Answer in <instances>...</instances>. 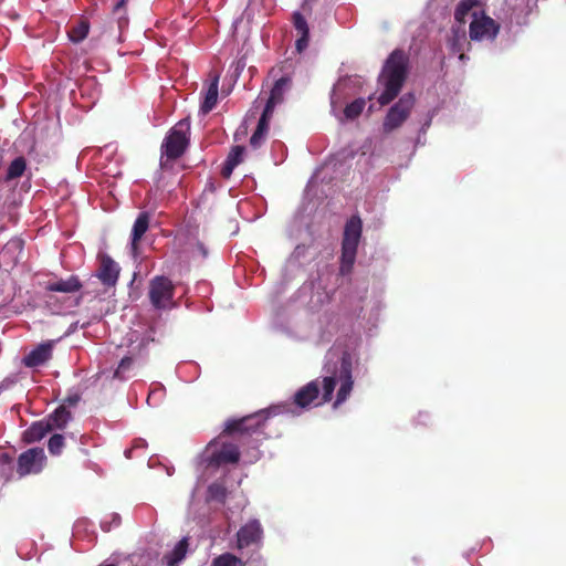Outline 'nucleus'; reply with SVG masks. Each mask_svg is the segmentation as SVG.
I'll use <instances>...</instances> for the list:
<instances>
[{
	"instance_id": "nucleus-21",
	"label": "nucleus",
	"mask_w": 566,
	"mask_h": 566,
	"mask_svg": "<svg viewBox=\"0 0 566 566\" xmlns=\"http://www.w3.org/2000/svg\"><path fill=\"white\" fill-rule=\"evenodd\" d=\"M72 415L64 406L56 408L45 420L51 430L63 429L71 420Z\"/></svg>"
},
{
	"instance_id": "nucleus-24",
	"label": "nucleus",
	"mask_w": 566,
	"mask_h": 566,
	"mask_svg": "<svg viewBox=\"0 0 566 566\" xmlns=\"http://www.w3.org/2000/svg\"><path fill=\"white\" fill-rule=\"evenodd\" d=\"M189 542L187 537L181 538L174 549L165 556L167 566H178L179 563L186 557Z\"/></svg>"
},
{
	"instance_id": "nucleus-17",
	"label": "nucleus",
	"mask_w": 566,
	"mask_h": 566,
	"mask_svg": "<svg viewBox=\"0 0 566 566\" xmlns=\"http://www.w3.org/2000/svg\"><path fill=\"white\" fill-rule=\"evenodd\" d=\"M245 153V147L241 145H237L231 147L227 159L221 168V176L224 179H229L237 166H239L241 163H243Z\"/></svg>"
},
{
	"instance_id": "nucleus-35",
	"label": "nucleus",
	"mask_w": 566,
	"mask_h": 566,
	"mask_svg": "<svg viewBox=\"0 0 566 566\" xmlns=\"http://www.w3.org/2000/svg\"><path fill=\"white\" fill-rule=\"evenodd\" d=\"M265 136H266V133L259 132L258 129H255L254 133L252 134L251 138H250V145L253 148L260 147L261 144L263 143Z\"/></svg>"
},
{
	"instance_id": "nucleus-14",
	"label": "nucleus",
	"mask_w": 566,
	"mask_h": 566,
	"mask_svg": "<svg viewBox=\"0 0 566 566\" xmlns=\"http://www.w3.org/2000/svg\"><path fill=\"white\" fill-rule=\"evenodd\" d=\"M83 284L77 275H70L65 279H57L46 283L45 291L54 293L72 294L82 289Z\"/></svg>"
},
{
	"instance_id": "nucleus-29",
	"label": "nucleus",
	"mask_w": 566,
	"mask_h": 566,
	"mask_svg": "<svg viewBox=\"0 0 566 566\" xmlns=\"http://www.w3.org/2000/svg\"><path fill=\"white\" fill-rule=\"evenodd\" d=\"M125 4L126 0H117L113 8V14L117 18L119 29H123L128 23V19L125 15Z\"/></svg>"
},
{
	"instance_id": "nucleus-28",
	"label": "nucleus",
	"mask_w": 566,
	"mask_h": 566,
	"mask_svg": "<svg viewBox=\"0 0 566 566\" xmlns=\"http://www.w3.org/2000/svg\"><path fill=\"white\" fill-rule=\"evenodd\" d=\"M134 360L130 356L124 357L119 364L116 370L114 371V378L119 380H125L128 378V373L130 371L133 367Z\"/></svg>"
},
{
	"instance_id": "nucleus-42",
	"label": "nucleus",
	"mask_w": 566,
	"mask_h": 566,
	"mask_svg": "<svg viewBox=\"0 0 566 566\" xmlns=\"http://www.w3.org/2000/svg\"><path fill=\"white\" fill-rule=\"evenodd\" d=\"M1 459L4 460L6 462H10L11 461V459L9 458L8 454H2Z\"/></svg>"
},
{
	"instance_id": "nucleus-39",
	"label": "nucleus",
	"mask_w": 566,
	"mask_h": 566,
	"mask_svg": "<svg viewBox=\"0 0 566 566\" xmlns=\"http://www.w3.org/2000/svg\"><path fill=\"white\" fill-rule=\"evenodd\" d=\"M457 54H459V60L462 63H465L467 61H469V56L464 53V51L458 52Z\"/></svg>"
},
{
	"instance_id": "nucleus-33",
	"label": "nucleus",
	"mask_w": 566,
	"mask_h": 566,
	"mask_svg": "<svg viewBox=\"0 0 566 566\" xmlns=\"http://www.w3.org/2000/svg\"><path fill=\"white\" fill-rule=\"evenodd\" d=\"M273 112H274L273 109H271L269 107H264L263 113H262V115L259 119L258 126H256V129L259 132H263V133L268 134L269 123L273 115Z\"/></svg>"
},
{
	"instance_id": "nucleus-38",
	"label": "nucleus",
	"mask_w": 566,
	"mask_h": 566,
	"mask_svg": "<svg viewBox=\"0 0 566 566\" xmlns=\"http://www.w3.org/2000/svg\"><path fill=\"white\" fill-rule=\"evenodd\" d=\"M196 249L201 254L202 258H206L208 255V251L203 243L197 242Z\"/></svg>"
},
{
	"instance_id": "nucleus-12",
	"label": "nucleus",
	"mask_w": 566,
	"mask_h": 566,
	"mask_svg": "<svg viewBox=\"0 0 566 566\" xmlns=\"http://www.w3.org/2000/svg\"><path fill=\"white\" fill-rule=\"evenodd\" d=\"M263 536V530L259 521L252 520L243 525L237 533L238 547L243 548L252 544H259Z\"/></svg>"
},
{
	"instance_id": "nucleus-15",
	"label": "nucleus",
	"mask_w": 566,
	"mask_h": 566,
	"mask_svg": "<svg viewBox=\"0 0 566 566\" xmlns=\"http://www.w3.org/2000/svg\"><path fill=\"white\" fill-rule=\"evenodd\" d=\"M239 460V448L233 443H222L219 450L211 453L209 462L210 464L221 465L227 463H238Z\"/></svg>"
},
{
	"instance_id": "nucleus-25",
	"label": "nucleus",
	"mask_w": 566,
	"mask_h": 566,
	"mask_svg": "<svg viewBox=\"0 0 566 566\" xmlns=\"http://www.w3.org/2000/svg\"><path fill=\"white\" fill-rule=\"evenodd\" d=\"M27 169V160L24 157L22 156H19L17 158H14L8 169H7V174H6V177H4V180L6 181H11V180H14V179H18L20 178L24 171Z\"/></svg>"
},
{
	"instance_id": "nucleus-16",
	"label": "nucleus",
	"mask_w": 566,
	"mask_h": 566,
	"mask_svg": "<svg viewBox=\"0 0 566 566\" xmlns=\"http://www.w3.org/2000/svg\"><path fill=\"white\" fill-rule=\"evenodd\" d=\"M291 86L292 77L290 75H283L280 78H277L270 92V96L268 98L265 107H269L274 111V107L283 102L284 94L291 88Z\"/></svg>"
},
{
	"instance_id": "nucleus-13",
	"label": "nucleus",
	"mask_w": 566,
	"mask_h": 566,
	"mask_svg": "<svg viewBox=\"0 0 566 566\" xmlns=\"http://www.w3.org/2000/svg\"><path fill=\"white\" fill-rule=\"evenodd\" d=\"M447 46L453 54L471 49V42L468 41L467 29L463 24H453L447 38Z\"/></svg>"
},
{
	"instance_id": "nucleus-30",
	"label": "nucleus",
	"mask_w": 566,
	"mask_h": 566,
	"mask_svg": "<svg viewBox=\"0 0 566 566\" xmlns=\"http://www.w3.org/2000/svg\"><path fill=\"white\" fill-rule=\"evenodd\" d=\"M64 447V436L60 433L53 434L49 439L48 449L51 454L59 455Z\"/></svg>"
},
{
	"instance_id": "nucleus-3",
	"label": "nucleus",
	"mask_w": 566,
	"mask_h": 566,
	"mask_svg": "<svg viewBox=\"0 0 566 566\" xmlns=\"http://www.w3.org/2000/svg\"><path fill=\"white\" fill-rule=\"evenodd\" d=\"M363 234V221L359 216H352L345 227L342 239L339 272L349 274L356 261L358 244Z\"/></svg>"
},
{
	"instance_id": "nucleus-41",
	"label": "nucleus",
	"mask_w": 566,
	"mask_h": 566,
	"mask_svg": "<svg viewBox=\"0 0 566 566\" xmlns=\"http://www.w3.org/2000/svg\"><path fill=\"white\" fill-rule=\"evenodd\" d=\"M113 522L115 523V525H119L120 523V516L118 514H113Z\"/></svg>"
},
{
	"instance_id": "nucleus-9",
	"label": "nucleus",
	"mask_w": 566,
	"mask_h": 566,
	"mask_svg": "<svg viewBox=\"0 0 566 566\" xmlns=\"http://www.w3.org/2000/svg\"><path fill=\"white\" fill-rule=\"evenodd\" d=\"M46 461L43 449L31 448L22 452L17 462V473L20 478L36 474L42 471Z\"/></svg>"
},
{
	"instance_id": "nucleus-34",
	"label": "nucleus",
	"mask_w": 566,
	"mask_h": 566,
	"mask_svg": "<svg viewBox=\"0 0 566 566\" xmlns=\"http://www.w3.org/2000/svg\"><path fill=\"white\" fill-rule=\"evenodd\" d=\"M24 242L21 239L10 240L3 248L2 254L6 255L9 252L22 251Z\"/></svg>"
},
{
	"instance_id": "nucleus-19",
	"label": "nucleus",
	"mask_w": 566,
	"mask_h": 566,
	"mask_svg": "<svg viewBox=\"0 0 566 566\" xmlns=\"http://www.w3.org/2000/svg\"><path fill=\"white\" fill-rule=\"evenodd\" d=\"M50 424H48L46 420H41L33 422L24 432L23 440L27 443H33L41 440L49 432H51Z\"/></svg>"
},
{
	"instance_id": "nucleus-36",
	"label": "nucleus",
	"mask_w": 566,
	"mask_h": 566,
	"mask_svg": "<svg viewBox=\"0 0 566 566\" xmlns=\"http://www.w3.org/2000/svg\"><path fill=\"white\" fill-rule=\"evenodd\" d=\"M308 41H310V33H307L306 35L300 34V38L296 40V43H295L297 52L301 53L302 51H304L308 45Z\"/></svg>"
},
{
	"instance_id": "nucleus-40",
	"label": "nucleus",
	"mask_w": 566,
	"mask_h": 566,
	"mask_svg": "<svg viewBox=\"0 0 566 566\" xmlns=\"http://www.w3.org/2000/svg\"><path fill=\"white\" fill-rule=\"evenodd\" d=\"M67 401L70 405H75L78 401V397L77 396L69 397Z\"/></svg>"
},
{
	"instance_id": "nucleus-20",
	"label": "nucleus",
	"mask_w": 566,
	"mask_h": 566,
	"mask_svg": "<svg viewBox=\"0 0 566 566\" xmlns=\"http://www.w3.org/2000/svg\"><path fill=\"white\" fill-rule=\"evenodd\" d=\"M150 216L148 212H140L134 222L132 229V248L137 249L143 235L149 228Z\"/></svg>"
},
{
	"instance_id": "nucleus-32",
	"label": "nucleus",
	"mask_w": 566,
	"mask_h": 566,
	"mask_svg": "<svg viewBox=\"0 0 566 566\" xmlns=\"http://www.w3.org/2000/svg\"><path fill=\"white\" fill-rule=\"evenodd\" d=\"M293 25L298 34L306 35L310 33L307 21L301 12L293 13Z\"/></svg>"
},
{
	"instance_id": "nucleus-1",
	"label": "nucleus",
	"mask_w": 566,
	"mask_h": 566,
	"mask_svg": "<svg viewBox=\"0 0 566 566\" xmlns=\"http://www.w3.org/2000/svg\"><path fill=\"white\" fill-rule=\"evenodd\" d=\"M352 356L347 352H344L340 357L339 368L337 370H333L331 376L323 377L321 381L319 379H314L307 382L305 386L301 387L294 394V403L297 407L305 409L308 408L312 403H314V406H322L332 401L338 379L340 386L337 390L336 399L333 403L334 409L338 408L347 400L353 390L354 380L352 376Z\"/></svg>"
},
{
	"instance_id": "nucleus-22",
	"label": "nucleus",
	"mask_w": 566,
	"mask_h": 566,
	"mask_svg": "<svg viewBox=\"0 0 566 566\" xmlns=\"http://www.w3.org/2000/svg\"><path fill=\"white\" fill-rule=\"evenodd\" d=\"M90 31V22L87 19H80L74 24L70 25L67 30V36L71 42L80 43L82 42L88 34Z\"/></svg>"
},
{
	"instance_id": "nucleus-37",
	"label": "nucleus",
	"mask_w": 566,
	"mask_h": 566,
	"mask_svg": "<svg viewBox=\"0 0 566 566\" xmlns=\"http://www.w3.org/2000/svg\"><path fill=\"white\" fill-rule=\"evenodd\" d=\"M146 447H147V442L144 439H137V440H135L133 447L125 451V455H126V458L130 459L133 457V452L136 449H138V448H146Z\"/></svg>"
},
{
	"instance_id": "nucleus-18",
	"label": "nucleus",
	"mask_w": 566,
	"mask_h": 566,
	"mask_svg": "<svg viewBox=\"0 0 566 566\" xmlns=\"http://www.w3.org/2000/svg\"><path fill=\"white\" fill-rule=\"evenodd\" d=\"M218 86H219V75H216L206 93H205V97H203V101L200 105V112L206 115L208 113H210L217 105V102H218Z\"/></svg>"
},
{
	"instance_id": "nucleus-8",
	"label": "nucleus",
	"mask_w": 566,
	"mask_h": 566,
	"mask_svg": "<svg viewBox=\"0 0 566 566\" xmlns=\"http://www.w3.org/2000/svg\"><path fill=\"white\" fill-rule=\"evenodd\" d=\"M415 106V96L411 93L402 95L397 103H395L388 111L382 129L385 133H390L399 128L409 117L411 109Z\"/></svg>"
},
{
	"instance_id": "nucleus-5",
	"label": "nucleus",
	"mask_w": 566,
	"mask_h": 566,
	"mask_svg": "<svg viewBox=\"0 0 566 566\" xmlns=\"http://www.w3.org/2000/svg\"><path fill=\"white\" fill-rule=\"evenodd\" d=\"M274 409L275 408L262 410L258 413L249 415L240 419L228 420L222 431V434H261L263 433L265 421L269 415L272 413Z\"/></svg>"
},
{
	"instance_id": "nucleus-6",
	"label": "nucleus",
	"mask_w": 566,
	"mask_h": 566,
	"mask_svg": "<svg viewBox=\"0 0 566 566\" xmlns=\"http://www.w3.org/2000/svg\"><path fill=\"white\" fill-rule=\"evenodd\" d=\"M176 286L164 275H157L149 281L148 297L156 310H169L176 306L174 302Z\"/></svg>"
},
{
	"instance_id": "nucleus-10",
	"label": "nucleus",
	"mask_w": 566,
	"mask_h": 566,
	"mask_svg": "<svg viewBox=\"0 0 566 566\" xmlns=\"http://www.w3.org/2000/svg\"><path fill=\"white\" fill-rule=\"evenodd\" d=\"M99 265L96 272V276L106 286H114L117 283L120 268L119 265L108 255H98Z\"/></svg>"
},
{
	"instance_id": "nucleus-11",
	"label": "nucleus",
	"mask_w": 566,
	"mask_h": 566,
	"mask_svg": "<svg viewBox=\"0 0 566 566\" xmlns=\"http://www.w3.org/2000/svg\"><path fill=\"white\" fill-rule=\"evenodd\" d=\"M55 340H46L33 348L22 359L25 367L36 368L46 364L53 356Z\"/></svg>"
},
{
	"instance_id": "nucleus-31",
	"label": "nucleus",
	"mask_w": 566,
	"mask_h": 566,
	"mask_svg": "<svg viewBox=\"0 0 566 566\" xmlns=\"http://www.w3.org/2000/svg\"><path fill=\"white\" fill-rule=\"evenodd\" d=\"M241 560L230 553L222 554L212 560L211 566H237Z\"/></svg>"
},
{
	"instance_id": "nucleus-4",
	"label": "nucleus",
	"mask_w": 566,
	"mask_h": 566,
	"mask_svg": "<svg viewBox=\"0 0 566 566\" xmlns=\"http://www.w3.org/2000/svg\"><path fill=\"white\" fill-rule=\"evenodd\" d=\"M190 134V122L185 118L179 120L168 133L163 145L161 153L166 156V160L161 161V166L165 167L168 160H176L180 158L188 145Z\"/></svg>"
},
{
	"instance_id": "nucleus-7",
	"label": "nucleus",
	"mask_w": 566,
	"mask_h": 566,
	"mask_svg": "<svg viewBox=\"0 0 566 566\" xmlns=\"http://www.w3.org/2000/svg\"><path fill=\"white\" fill-rule=\"evenodd\" d=\"M500 29V23L489 17L484 10L472 12L469 24L470 41H494Z\"/></svg>"
},
{
	"instance_id": "nucleus-27",
	"label": "nucleus",
	"mask_w": 566,
	"mask_h": 566,
	"mask_svg": "<svg viewBox=\"0 0 566 566\" xmlns=\"http://www.w3.org/2000/svg\"><path fill=\"white\" fill-rule=\"evenodd\" d=\"M366 102L364 98H356L348 105H346L344 109V115L347 119L357 118L364 111Z\"/></svg>"
},
{
	"instance_id": "nucleus-23",
	"label": "nucleus",
	"mask_w": 566,
	"mask_h": 566,
	"mask_svg": "<svg viewBox=\"0 0 566 566\" xmlns=\"http://www.w3.org/2000/svg\"><path fill=\"white\" fill-rule=\"evenodd\" d=\"M478 6L476 0H461L454 10V24H463L465 27L467 17L472 14L473 11H478L475 7Z\"/></svg>"
},
{
	"instance_id": "nucleus-2",
	"label": "nucleus",
	"mask_w": 566,
	"mask_h": 566,
	"mask_svg": "<svg viewBox=\"0 0 566 566\" xmlns=\"http://www.w3.org/2000/svg\"><path fill=\"white\" fill-rule=\"evenodd\" d=\"M408 55L401 49L394 50L387 57L378 82L384 86L378 97L381 106L391 103L400 93L408 73Z\"/></svg>"
},
{
	"instance_id": "nucleus-26",
	"label": "nucleus",
	"mask_w": 566,
	"mask_h": 566,
	"mask_svg": "<svg viewBox=\"0 0 566 566\" xmlns=\"http://www.w3.org/2000/svg\"><path fill=\"white\" fill-rule=\"evenodd\" d=\"M227 489L221 482H213L208 486L207 500L224 503L227 499Z\"/></svg>"
}]
</instances>
